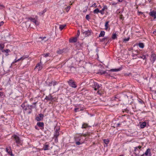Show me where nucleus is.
I'll return each instance as SVG.
<instances>
[{"instance_id":"47","label":"nucleus","mask_w":156,"mask_h":156,"mask_svg":"<svg viewBox=\"0 0 156 156\" xmlns=\"http://www.w3.org/2000/svg\"><path fill=\"white\" fill-rule=\"evenodd\" d=\"M4 24V22L3 21H1L0 22V27L2 26Z\"/></svg>"},{"instance_id":"54","label":"nucleus","mask_w":156,"mask_h":156,"mask_svg":"<svg viewBox=\"0 0 156 156\" xmlns=\"http://www.w3.org/2000/svg\"><path fill=\"white\" fill-rule=\"evenodd\" d=\"M21 60V58H20L19 59H18L17 60V62H19V61H20Z\"/></svg>"},{"instance_id":"42","label":"nucleus","mask_w":156,"mask_h":156,"mask_svg":"<svg viewBox=\"0 0 156 156\" xmlns=\"http://www.w3.org/2000/svg\"><path fill=\"white\" fill-rule=\"evenodd\" d=\"M52 85H53V83H52V81L50 82L48 84V86H51Z\"/></svg>"},{"instance_id":"41","label":"nucleus","mask_w":156,"mask_h":156,"mask_svg":"<svg viewBox=\"0 0 156 156\" xmlns=\"http://www.w3.org/2000/svg\"><path fill=\"white\" fill-rule=\"evenodd\" d=\"M129 37H128L127 38H125L123 40V41H128L129 40Z\"/></svg>"},{"instance_id":"59","label":"nucleus","mask_w":156,"mask_h":156,"mask_svg":"<svg viewBox=\"0 0 156 156\" xmlns=\"http://www.w3.org/2000/svg\"><path fill=\"white\" fill-rule=\"evenodd\" d=\"M83 136H86V134H83Z\"/></svg>"},{"instance_id":"31","label":"nucleus","mask_w":156,"mask_h":156,"mask_svg":"<svg viewBox=\"0 0 156 156\" xmlns=\"http://www.w3.org/2000/svg\"><path fill=\"white\" fill-rule=\"evenodd\" d=\"M103 141L104 143L106 144H108L109 142V141L108 140V139H104L103 140Z\"/></svg>"},{"instance_id":"23","label":"nucleus","mask_w":156,"mask_h":156,"mask_svg":"<svg viewBox=\"0 0 156 156\" xmlns=\"http://www.w3.org/2000/svg\"><path fill=\"white\" fill-rule=\"evenodd\" d=\"M105 34V32L104 31H101L100 34L99 35V37H103L104 36V35Z\"/></svg>"},{"instance_id":"16","label":"nucleus","mask_w":156,"mask_h":156,"mask_svg":"<svg viewBox=\"0 0 156 156\" xmlns=\"http://www.w3.org/2000/svg\"><path fill=\"white\" fill-rule=\"evenodd\" d=\"M53 99V98L51 94H49L48 96H46L45 98V100H46L47 101H51Z\"/></svg>"},{"instance_id":"29","label":"nucleus","mask_w":156,"mask_h":156,"mask_svg":"<svg viewBox=\"0 0 156 156\" xmlns=\"http://www.w3.org/2000/svg\"><path fill=\"white\" fill-rule=\"evenodd\" d=\"M112 39L113 40L116 39L117 38V34H116L115 33V34H113L112 35Z\"/></svg>"},{"instance_id":"36","label":"nucleus","mask_w":156,"mask_h":156,"mask_svg":"<svg viewBox=\"0 0 156 156\" xmlns=\"http://www.w3.org/2000/svg\"><path fill=\"white\" fill-rule=\"evenodd\" d=\"M86 18L88 20V21L89 20H90V16H89V15H87L86 16Z\"/></svg>"},{"instance_id":"37","label":"nucleus","mask_w":156,"mask_h":156,"mask_svg":"<svg viewBox=\"0 0 156 156\" xmlns=\"http://www.w3.org/2000/svg\"><path fill=\"white\" fill-rule=\"evenodd\" d=\"M138 57L139 58H142L143 59H145L146 58V56L145 55H143L142 56H140V57H139L138 56Z\"/></svg>"},{"instance_id":"45","label":"nucleus","mask_w":156,"mask_h":156,"mask_svg":"<svg viewBox=\"0 0 156 156\" xmlns=\"http://www.w3.org/2000/svg\"><path fill=\"white\" fill-rule=\"evenodd\" d=\"M46 37H39V38L41 39L42 40H44L45 38H46Z\"/></svg>"},{"instance_id":"48","label":"nucleus","mask_w":156,"mask_h":156,"mask_svg":"<svg viewBox=\"0 0 156 156\" xmlns=\"http://www.w3.org/2000/svg\"><path fill=\"white\" fill-rule=\"evenodd\" d=\"M76 144L77 145H80V144L81 143L80 142L77 141L76 142Z\"/></svg>"},{"instance_id":"58","label":"nucleus","mask_w":156,"mask_h":156,"mask_svg":"<svg viewBox=\"0 0 156 156\" xmlns=\"http://www.w3.org/2000/svg\"><path fill=\"white\" fill-rule=\"evenodd\" d=\"M141 156H147L143 154L142 155H141Z\"/></svg>"},{"instance_id":"44","label":"nucleus","mask_w":156,"mask_h":156,"mask_svg":"<svg viewBox=\"0 0 156 156\" xmlns=\"http://www.w3.org/2000/svg\"><path fill=\"white\" fill-rule=\"evenodd\" d=\"M17 62V59H16V58L14 60V61L13 62H12V64H13L14 63H16V62Z\"/></svg>"},{"instance_id":"53","label":"nucleus","mask_w":156,"mask_h":156,"mask_svg":"<svg viewBox=\"0 0 156 156\" xmlns=\"http://www.w3.org/2000/svg\"><path fill=\"white\" fill-rule=\"evenodd\" d=\"M119 2H122L123 0H118Z\"/></svg>"},{"instance_id":"50","label":"nucleus","mask_w":156,"mask_h":156,"mask_svg":"<svg viewBox=\"0 0 156 156\" xmlns=\"http://www.w3.org/2000/svg\"><path fill=\"white\" fill-rule=\"evenodd\" d=\"M4 7V6L3 5H1L0 4V9H2Z\"/></svg>"},{"instance_id":"4","label":"nucleus","mask_w":156,"mask_h":156,"mask_svg":"<svg viewBox=\"0 0 156 156\" xmlns=\"http://www.w3.org/2000/svg\"><path fill=\"white\" fill-rule=\"evenodd\" d=\"M14 138L16 141V142L17 144V146H18L19 144L21 145L22 143V141L20 140V138L19 136L16 135H14L13 136Z\"/></svg>"},{"instance_id":"7","label":"nucleus","mask_w":156,"mask_h":156,"mask_svg":"<svg viewBox=\"0 0 156 156\" xmlns=\"http://www.w3.org/2000/svg\"><path fill=\"white\" fill-rule=\"evenodd\" d=\"M68 83L69 86L73 88H76L77 87L75 82L71 80L68 81Z\"/></svg>"},{"instance_id":"28","label":"nucleus","mask_w":156,"mask_h":156,"mask_svg":"<svg viewBox=\"0 0 156 156\" xmlns=\"http://www.w3.org/2000/svg\"><path fill=\"white\" fill-rule=\"evenodd\" d=\"M100 11L99 9L97 8L94 10L93 12L94 14H98V12H100Z\"/></svg>"},{"instance_id":"34","label":"nucleus","mask_w":156,"mask_h":156,"mask_svg":"<svg viewBox=\"0 0 156 156\" xmlns=\"http://www.w3.org/2000/svg\"><path fill=\"white\" fill-rule=\"evenodd\" d=\"M28 57V56L26 55H24L20 58L21 60H23L25 59H27Z\"/></svg>"},{"instance_id":"3","label":"nucleus","mask_w":156,"mask_h":156,"mask_svg":"<svg viewBox=\"0 0 156 156\" xmlns=\"http://www.w3.org/2000/svg\"><path fill=\"white\" fill-rule=\"evenodd\" d=\"M43 65L41 62V61L40 60V62L36 64L35 66L34 70H35L38 71L41 70L43 68Z\"/></svg>"},{"instance_id":"49","label":"nucleus","mask_w":156,"mask_h":156,"mask_svg":"<svg viewBox=\"0 0 156 156\" xmlns=\"http://www.w3.org/2000/svg\"><path fill=\"white\" fill-rule=\"evenodd\" d=\"M3 93L2 92H0V97L3 96Z\"/></svg>"},{"instance_id":"2","label":"nucleus","mask_w":156,"mask_h":156,"mask_svg":"<svg viewBox=\"0 0 156 156\" xmlns=\"http://www.w3.org/2000/svg\"><path fill=\"white\" fill-rule=\"evenodd\" d=\"M141 147H142L140 146L134 147L133 154L135 155V156H139V153L141 150ZM132 156H133L132 155Z\"/></svg>"},{"instance_id":"10","label":"nucleus","mask_w":156,"mask_h":156,"mask_svg":"<svg viewBox=\"0 0 156 156\" xmlns=\"http://www.w3.org/2000/svg\"><path fill=\"white\" fill-rule=\"evenodd\" d=\"M71 63V64H72V63H71L70 60L68 61L67 62V63ZM72 65L71 64V65H69V66L68 65V66L69 68H70V71L72 73H74V72L76 71V69L75 68L73 67L72 66Z\"/></svg>"},{"instance_id":"51","label":"nucleus","mask_w":156,"mask_h":156,"mask_svg":"<svg viewBox=\"0 0 156 156\" xmlns=\"http://www.w3.org/2000/svg\"><path fill=\"white\" fill-rule=\"evenodd\" d=\"M133 56L134 57H135L136 56H137V57H138V55L137 54H134V55H133Z\"/></svg>"},{"instance_id":"13","label":"nucleus","mask_w":156,"mask_h":156,"mask_svg":"<svg viewBox=\"0 0 156 156\" xmlns=\"http://www.w3.org/2000/svg\"><path fill=\"white\" fill-rule=\"evenodd\" d=\"M143 154L147 156H151V149L149 148L147 149L145 153Z\"/></svg>"},{"instance_id":"26","label":"nucleus","mask_w":156,"mask_h":156,"mask_svg":"<svg viewBox=\"0 0 156 156\" xmlns=\"http://www.w3.org/2000/svg\"><path fill=\"white\" fill-rule=\"evenodd\" d=\"M77 41V38L76 37H74L73 39H72L71 40H70V41L71 42H75Z\"/></svg>"},{"instance_id":"38","label":"nucleus","mask_w":156,"mask_h":156,"mask_svg":"<svg viewBox=\"0 0 156 156\" xmlns=\"http://www.w3.org/2000/svg\"><path fill=\"white\" fill-rule=\"evenodd\" d=\"M52 83H53V85L54 86L56 85L58 83L56 81H52Z\"/></svg>"},{"instance_id":"20","label":"nucleus","mask_w":156,"mask_h":156,"mask_svg":"<svg viewBox=\"0 0 156 156\" xmlns=\"http://www.w3.org/2000/svg\"><path fill=\"white\" fill-rule=\"evenodd\" d=\"M107 9V6H104L103 8L101 10H100V13L101 14H104V11L105 9Z\"/></svg>"},{"instance_id":"61","label":"nucleus","mask_w":156,"mask_h":156,"mask_svg":"<svg viewBox=\"0 0 156 156\" xmlns=\"http://www.w3.org/2000/svg\"><path fill=\"white\" fill-rule=\"evenodd\" d=\"M2 90V88H0V90Z\"/></svg>"},{"instance_id":"21","label":"nucleus","mask_w":156,"mask_h":156,"mask_svg":"<svg viewBox=\"0 0 156 156\" xmlns=\"http://www.w3.org/2000/svg\"><path fill=\"white\" fill-rule=\"evenodd\" d=\"M37 125L40 127H43L44 126V123L43 122H38Z\"/></svg>"},{"instance_id":"46","label":"nucleus","mask_w":156,"mask_h":156,"mask_svg":"<svg viewBox=\"0 0 156 156\" xmlns=\"http://www.w3.org/2000/svg\"><path fill=\"white\" fill-rule=\"evenodd\" d=\"M79 108H76L75 109V112H78V111H79Z\"/></svg>"},{"instance_id":"63","label":"nucleus","mask_w":156,"mask_h":156,"mask_svg":"<svg viewBox=\"0 0 156 156\" xmlns=\"http://www.w3.org/2000/svg\"><path fill=\"white\" fill-rule=\"evenodd\" d=\"M4 62V61L3 60L2 62V63Z\"/></svg>"},{"instance_id":"8","label":"nucleus","mask_w":156,"mask_h":156,"mask_svg":"<svg viewBox=\"0 0 156 156\" xmlns=\"http://www.w3.org/2000/svg\"><path fill=\"white\" fill-rule=\"evenodd\" d=\"M67 51V49L66 48H63L62 49H58L57 51V53L58 54H62L66 53Z\"/></svg>"},{"instance_id":"39","label":"nucleus","mask_w":156,"mask_h":156,"mask_svg":"<svg viewBox=\"0 0 156 156\" xmlns=\"http://www.w3.org/2000/svg\"><path fill=\"white\" fill-rule=\"evenodd\" d=\"M71 8V6H68L66 8V11L68 12L69 9L70 8Z\"/></svg>"},{"instance_id":"6","label":"nucleus","mask_w":156,"mask_h":156,"mask_svg":"<svg viewBox=\"0 0 156 156\" xmlns=\"http://www.w3.org/2000/svg\"><path fill=\"white\" fill-rule=\"evenodd\" d=\"M37 16L36 17V18H32L31 17L28 18V20H30V21L34 23L36 25H38L39 24V23L37 20Z\"/></svg>"},{"instance_id":"56","label":"nucleus","mask_w":156,"mask_h":156,"mask_svg":"<svg viewBox=\"0 0 156 156\" xmlns=\"http://www.w3.org/2000/svg\"><path fill=\"white\" fill-rule=\"evenodd\" d=\"M55 142H57L58 141V139L57 140V139H56V138H55Z\"/></svg>"},{"instance_id":"32","label":"nucleus","mask_w":156,"mask_h":156,"mask_svg":"<svg viewBox=\"0 0 156 156\" xmlns=\"http://www.w3.org/2000/svg\"><path fill=\"white\" fill-rule=\"evenodd\" d=\"M4 44L3 43H0V50H2L4 48Z\"/></svg>"},{"instance_id":"55","label":"nucleus","mask_w":156,"mask_h":156,"mask_svg":"<svg viewBox=\"0 0 156 156\" xmlns=\"http://www.w3.org/2000/svg\"><path fill=\"white\" fill-rule=\"evenodd\" d=\"M95 5H96V3H94V4H93V5H92V6L93 7L94 6H95Z\"/></svg>"},{"instance_id":"30","label":"nucleus","mask_w":156,"mask_h":156,"mask_svg":"<svg viewBox=\"0 0 156 156\" xmlns=\"http://www.w3.org/2000/svg\"><path fill=\"white\" fill-rule=\"evenodd\" d=\"M66 26V25L65 24L60 25L59 28L60 30H62Z\"/></svg>"},{"instance_id":"14","label":"nucleus","mask_w":156,"mask_h":156,"mask_svg":"<svg viewBox=\"0 0 156 156\" xmlns=\"http://www.w3.org/2000/svg\"><path fill=\"white\" fill-rule=\"evenodd\" d=\"M43 117L44 115L43 114H39V116L36 117V120L38 121H41L43 119Z\"/></svg>"},{"instance_id":"62","label":"nucleus","mask_w":156,"mask_h":156,"mask_svg":"<svg viewBox=\"0 0 156 156\" xmlns=\"http://www.w3.org/2000/svg\"><path fill=\"white\" fill-rule=\"evenodd\" d=\"M120 125V124L119 123H118L117 124V125L118 126H119Z\"/></svg>"},{"instance_id":"33","label":"nucleus","mask_w":156,"mask_h":156,"mask_svg":"<svg viewBox=\"0 0 156 156\" xmlns=\"http://www.w3.org/2000/svg\"><path fill=\"white\" fill-rule=\"evenodd\" d=\"M138 45L139 47L141 48H143L144 47V45L143 43H140L138 44Z\"/></svg>"},{"instance_id":"60","label":"nucleus","mask_w":156,"mask_h":156,"mask_svg":"<svg viewBox=\"0 0 156 156\" xmlns=\"http://www.w3.org/2000/svg\"><path fill=\"white\" fill-rule=\"evenodd\" d=\"M116 97H115V99H114V100H116Z\"/></svg>"},{"instance_id":"25","label":"nucleus","mask_w":156,"mask_h":156,"mask_svg":"<svg viewBox=\"0 0 156 156\" xmlns=\"http://www.w3.org/2000/svg\"><path fill=\"white\" fill-rule=\"evenodd\" d=\"M146 126V122H143L140 125V127L141 128H144Z\"/></svg>"},{"instance_id":"43","label":"nucleus","mask_w":156,"mask_h":156,"mask_svg":"<svg viewBox=\"0 0 156 156\" xmlns=\"http://www.w3.org/2000/svg\"><path fill=\"white\" fill-rule=\"evenodd\" d=\"M138 101L141 104L144 103V102L142 100H139Z\"/></svg>"},{"instance_id":"19","label":"nucleus","mask_w":156,"mask_h":156,"mask_svg":"<svg viewBox=\"0 0 156 156\" xmlns=\"http://www.w3.org/2000/svg\"><path fill=\"white\" fill-rule=\"evenodd\" d=\"M49 145L46 143L43 147V149L44 151H46L48 150Z\"/></svg>"},{"instance_id":"40","label":"nucleus","mask_w":156,"mask_h":156,"mask_svg":"<svg viewBox=\"0 0 156 156\" xmlns=\"http://www.w3.org/2000/svg\"><path fill=\"white\" fill-rule=\"evenodd\" d=\"M106 73V71H101V72H100V73L101 74H105Z\"/></svg>"},{"instance_id":"18","label":"nucleus","mask_w":156,"mask_h":156,"mask_svg":"<svg viewBox=\"0 0 156 156\" xmlns=\"http://www.w3.org/2000/svg\"><path fill=\"white\" fill-rule=\"evenodd\" d=\"M59 133L58 131V130L56 129L55 130V133L54 134V136L55 138H56V139H57V138H58V136H59Z\"/></svg>"},{"instance_id":"24","label":"nucleus","mask_w":156,"mask_h":156,"mask_svg":"<svg viewBox=\"0 0 156 156\" xmlns=\"http://www.w3.org/2000/svg\"><path fill=\"white\" fill-rule=\"evenodd\" d=\"M90 126H88V125L87 124L85 123H84L82 125V129L86 128L87 127H90Z\"/></svg>"},{"instance_id":"22","label":"nucleus","mask_w":156,"mask_h":156,"mask_svg":"<svg viewBox=\"0 0 156 156\" xmlns=\"http://www.w3.org/2000/svg\"><path fill=\"white\" fill-rule=\"evenodd\" d=\"M121 69V68H119L118 69H112L110 70V71L112 72H117L120 71Z\"/></svg>"},{"instance_id":"1","label":"nucleus","mask_w":156,"mask_h":156,"mask_svg":"<svg viewBox=\"0 0 156 156\" xmlns=\"http://www.w3.org/2000/svg\"><path fill=\"white\" fill-rule=\"evenodd\" d=\"M37 103V102L33 103V104L34 105H25L24 104H23L22 105L21 107L22 108L23 110H24V111H25L27 113V114H30L32 112V109L33 108H36V104Z\"/></svg>"},{"instance_id":"15","label":"nucleus","mask_w":156,"mask_h":156,"mask_svg":"<svg viewBox=\"0 0 156 156\" xmlns=\"http://www.w3.org/2000/svg\"><path fill=\"white\" fill-rule=\"evenodd\" d=\"M149 15L153 17L154 19L156 18V12L154 11H152L150 12Z\"/></svg>"},{"instance_id":"11","label":"nucleus","mask_w":156,"mask_h":156,"mask_svg":"<svg viewBox=\"0 0 156 156\" xmlns=\"http://www.w3.org/2000/svg\"><path fill=\"white\" fill-rule=\"evenodd\" d=\"M6 151L11 156H14V155L12 153V151L10 147H9L6 148Z\"/></svg>"},{"instance_id":"57","label":"nucleus","mask_w":156,"mask_h":156,"mask_svg":"<svg viewBox=\"0 0 156 156\" xmlns=\"http://www.w3.org/2000/svg\"><path fill=\"white\" fill-rule=\"evenodd\" d=\"M154 33H156V30H155L153 32V34H154Z\"/></svg>"},{"instance_id":"9","label":"nucleus","mask_w":156,"mask_h":156,"mask_svg":"<svg viewBox=\"0 0 156 156\" xmlns=\"http://www.w3.org/2000/svg\"><path fill=\"white\" fill-rule=\"evenodd\" d=\"M101 86V84L99 85L96 82H94L93 85V87L94 88L95 90H96L99 89Z\"/></svg>"},{"instance_id":"64","label":"nucleus","mask_w":156,"mask_h":156,"mask_svg":"<svg viewBox=\"0 0 156 156\" xmlns=\"http://www.w3.org/2000/svg\"><path fill=\"white\" fill-rule=\"evenodd\" d=\"M119 156H122V155H119Z\"/></svg>"},{"instance_id":"12","label":"nucleus","mask_w":156,"mask_h":156,"mask_svg":"<svg viewBox=\"0 0 156 156\" xmlns=\"http://www.w3.org/2000/svg\"><path fill=\"white\" fill-rule=\"evenodd\" d=\"M156 60V55L154 54H152L150 57V60L152 63H153Z\"/></svg>"},{"instance_id":"17","label":"nucleus","mask_w":156,"mask_h":156,"mask_svg":"<svg viewBox=\"0 0 156 156\" xmlns=\"http://www.w3.org/2000/svg\"><path fill=\"white\" fill-rule=\"evenodd\" d=\"M91 32L90 30H87L83 32V34L85 37H87L90 35L91 34Z\"/></svg>"},{"instance_id":"5","label":"nucleus","mask_w":156,"mask_h":156,"mask_svg":"<svg viewBox=\"0 0 156 156\" xmlns=\"http://www.w3.org/2000/svg\"><path fill=\"white\" fill-rule=\"evenodd\" d=\"M50 54L49 53H46L42 55L41 57V60L44 61L45 62H46L48 60L47 58L50 56Z\"/></svg>"},{"instance_id":"27","label":"nucleus","mask_w":156,"mask_h":156,"mask_svg":"<svg viewBox=\"0 0 156 156\" xmlns=\"http://www.w3.org/2000/svg\"><path fill=\"white\" fill-rule=\"evenodd\" d=\"M108 23H109V22L108 21H107V22H106L105 23V29L106 30H107L108 29Z\"/></svg>"},{"instance_id":"35","label":"nucleus","mask_w":156,"mask_h":156,"mask_svg":"<svg viewBox=\"0 0 156 156\" xmlns=\"http://www.w3.org/2000/svg\"><path fill=\"white\" fill-rule=\"evenodd\" d=\"M46 10H44L42 12H40L39 14L40 16H41V15H43V13H44L45 12H46Z\"/></svg>"},{"instance_id":"52","label":"nucleus","mask_w":156,"mask_h":156,"mask_svg":"<svg viewBox=\"0 0 156 156\" xmlns=\"http://www.w3.org/2000/svg\"><path fill=\"white\" fill-rule=\"evenodd\" d=\"M80 33V31H79V30H78V33H77V35H78V36H79Z\"/></svg>"}]
</instances>
